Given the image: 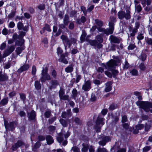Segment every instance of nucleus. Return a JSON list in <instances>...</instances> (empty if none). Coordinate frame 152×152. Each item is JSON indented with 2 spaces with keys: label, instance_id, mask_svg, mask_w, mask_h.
Instances as JSON below:
<instances>
[{
  "label": "nucleus",
  "instance_id": "nucleus-60",
  "mask_svg": "<svg viewBox=\"0 0 152 152\" xmlns=\"http://www.w3.org/2000/svg\"><path fill=\"white\" fill-rule=\"evenodd\" d=\"M151 149L150 146H147L145 147L143 149V151L144 152H147Z\"/></svg>",
  "mask_w": 152,
  "mask_h": 152
},
{
  "label": "nucleus",
  "instance_id": "nucleus-56",
  "mask_svg": "<svg viewBox=\"0 0 152 152\" xmlns=\"http://www.w3.org/2000/svg\"><path fill=\"white\" fill-rule=\"evenodd\" d=\"M103 139L107 142L111 140V138L109 136H105L103 138Z\"/></svg>",
  "mask_w": 152,
  "mask_h": 152
},
{
  "label": "nucleus",
  "instance_id": "nucleus-52",
  "mask_svg": "<svg viewBox=\"0 0 152 152\" xmlns=\"http://www.w3.org/2000/svg\"><path fill=\"white\" fill-rule=\"evenodd\" d=\"M96 100V98L95 95L92 94L91 96V97L90 99V101L92 102H94Z\"/></svg>",
  "mask_w": 152,
  "mask_h": 152
},
{
  "label": "nucleus",
  "instance_id": "nucleus-5",
  "mask_svg": "<svg viewBox=\"0 0 152 152\" xmlns=\"http://www.w3.org/2000/svg\"><path fill=\"white\" fill-rule=\"evenodd\" d=\"M118 18L120 19H123L125 18L126 20H129L131 18L130 11L129 10H126V13L123 11H120L118 13Z\"/></svg>",
  "mask_w": 152,
  "mask_h": 152
},
{
  "label": "nucleus",
  "instance_id": "nucleus-58",
  "mask_svg": "<svg viewBox=\"0 0 152 152\" xmlns=\"http://www.w3.org/2000/svg\"><path fill=\"white\" fill-rule=\"evenodd\" d=\"M127 120V117L126 115H124L122 117L121 121L122 123L126 122Z\"/></svg>",
  "mask_w": 152,
  "mask_h": 152
},
{
  "label": "nucleus",
  "instance_id": "nucleus-47",
  "mask_svg": "<svg viewBox=\"0 0 152 152\" xmlns=\"http://www.w3.org/2000/svg\"><path fill=\"white\" fill-rule=\"evenodd\" d=\"M51 75L53 78H56L57 76V73L56 71L54 70H53L51 72Z\"/></svg>",
  "mask_w": 152,
  "mask_h": 152
},
{
  "label": "nucleus",
  "instance_id": "nucleus-49",
  "mask_svg": "<svg viewBox=\"0 0 152 152\" xmlns=\"http://www.w3.org/2000/svg\"><path fill=\"white\" fill-rule=\"evenodd\" d=\"M96 39L98 42L101 43L103 42V39L100 35H97L96 36Z\"/></svg>",
  "mask_w": 152,
  "mask_h": 152
},
{
  "label": "nucleus",
  "instance_id": "nucleus-32",
  "mask_svg": "<svg viewBox=\"0 0 152 152\" xmlns=\"http://www.w3.org/2000/svg\"><path fill=\"white\" fill-rule=\"evenodd\" d=\"M60 122L63 127H66L67 126V122L65 120L61 119L60 120Z\"/></svg>",
  "mask_w": 152,
  "mask_h": 152
},
{
  "label": "nucleus",
  "instance_id": "nucleus-53",
  "mask_svg": "<svg viewBox=\"0 0 152 152\" xmlns=\"http://www.w3.org/2000/svg\"><path fill=\"white\" fill-rule=\"evenodd\" d=\"M139 67L141 70H144L145 69V67L143 63H141L139 65Z\"/></svg>",
  "mask_w": 152,
  "mask_h": 152
},
{
  "label": "nucleus",
  "instance_id": "nucleus-63",
  "mask_svg": "<svg viewBox=\"0 0 152 152\" xmlns=\"http://www.w3.org/2000/svg\"><path fill=\"white\" fill-rule=\"evenodd\" d=\"M63 52V50L61 48L58 47L57 49V53L58 55L59 54H61Z\"/></svg>",
  "mask_w": 152,
  "mask_h": 152
},
{
  "label": "nucleus",
  "instance_id": "nucleus-35",
  "mask_svg": "<svg viewBox=\"0 0 152 152\" xmlns=\"http://www.w3.org/2000/svg\"><path fill=\"white\" fill-rule=\"evenodd\" d=\"M145 40L146 42L149 45H152V39L148 37H145Z\"/></svg>",
  "mask_w": 152,
  "mask_h": 152
},
{
  "label": "nucleus",
  "instance_id": "nucleus-27",
  "mask_svg": "<svg viewBox=\"0 0 152 152\" xmlns=\"http://www.w3.org/2000/svg\"><path fill=\"white\" fill-rule=\"evenodd\" d=\"M95 22L96 24L97 25V26L99 27H98L97 28H101V27H102L103 25V22L102 21H101L99 20L96 19L95 20Z\"/></svg>",
  "mask_w": 152,
  "mask_h": 152
},
{
  "label": "nucleus",
  "instance_id": "nucleus-15",
  "mask_svg": "<svg viewBox=\"0 0 152 152\" xmlns=\"http://www.w3.org/2000/svg\"><path fill=\"white\" fill-rule=\"evenodd\" d=\"M17 45L19 46V47H18L16 49L15 52L17 55H19L25 49V46L23 45Z\"/></svg>",
  "mask_w": 152,
  "mask_h": 152
},
{
  "label": "nucleus",
  "instance_id": "nucleus-48",
  "mask_svg": "<svg viewBox=\"0 0 152 152\" xmlns=\"http://www.w3.org/2000/svg\"><path fill=\"white\" fill-rule=\"evenodd\" d=\"M135 47V45L134 44H130L128 47L129 50H133Z\"/></svg>",
  "mask_w": 152,
  "mask_h": 152
},
{
  "label": "nucleus",
  "instance_id": "nucleus-14",
  "mask_svg": "<svg viewBox=\"0 0 152 152\" xmlns=\"http://www.w3.org/2000/svg\"><path fill=\"white\" fill-rule=\"evenodd\" d=\"M110 39L111 43H119L120 42V39L118 37L113 35H111Z\"/></svg>",
  "mask_w": 152,
  "mask_h": 152
},
{
  "label": "nucleus",
  "instance_id": "nucleus-62",
  "mask_svg": "<svg viewBox=\"0 0 152 152\" xmlns=\"http://www.w3.org/2000/svg\"><path fill=\"white\" fill-rule=\"evenodd\" d=\"M106 142L105 141L102 139V140L100 141L99 142V143L100 145H101L102 146H104L105 145Z\"/></svg>",
  "mask_w": 152,
  "mask_h": 152
},
{
  "label": "nucleus",
  "instance_id": "nucleus-11",
  "mask_svg": "<svg viewBox=\"0 0 152 152\" xmlns=\"http://www.w3.org/2000/svg\"><path fill=\"white\" fill-rule=\"evenodd\" d=\"M24 145V143L22 141L18 140L14 145H12V149L13 151H16L18 148Z\"/></svg>",
  "mask_w": 152,
  "mask_h": 152
},
{
  "label": "nucleus",
  "instance_id": "nucleus-10",
  "mask_svg": "<svg viewBox=\"0 0 152 152\" xmlns=\"http://www.w3.org/2000/svg\"><path fill=\"white\" fill-rule=\"evenodd\" d=\"M63 133V132L62 131L61 133L59 134L57 138V139L59 143H61L62 142V145L64 146H65L67 143V141L66 140H64L62 135Z\"/></svg>",
  "mask_w": 152,
  "mask_h": 152
},
{
  "label": "nucleus",
  "instance_id": "nucleus-26",
  "mask_svg": "<svg viewBox=\"0 0 152 152\" xmlns=\"http://www.w3.org/2000/svg\"><path fill=\"white\" fill-rule=\"evenodd\" d=\"M65 56L64 55L62 54L60 58L59 59V61L63 62L65 64H66L68 63V61L64 58Z\"/></svg>",
  "mask_w": 152,
  "mask_h": 152
},
{
  "label": "nucleus",
  "instance_id": "nucleus-22",
  "mask_svg": "<svg viewBox=\"0 0 152 152\" xmlns=\"http://www.w3.org/2000/svg\"><path fill=\"white\" fill-rule=\"evenodd\" d=\"M152 124V121H148V123L145 124V131H148Z\"/></svg>",
  "mask_w": 152,
  "mask_h": 152
},
{
  "label": "nucleus",
  "instance_id": "nucleus-19",
  "mask_svg": "<svg viewBox=\"0 0 152 152\" xmlns=\"http://www.w3.org/2000/svg\"><path fill=\"white\" fill-rule=\"evenodd\" d=\"M139 2L135 0L134 1L135 6L136 10L138 12H140L142 10V8L140 4H139Z\"/></svg>",
  "mask_w": 152,
  "mask_h": 152
},
{
  "label": "nucleus",
  "instance_id": "nucleus-42",
  "mask_svg": "<svg viewBox=\"0 0 152 152\" xmlns=\"http://www.w3.org/2000/svg\"><path fill=\"white\" fill-rule=\"evenodd\" d=\"M51 114V111L50 110L46 111L45 113V116L47 118H49Z\"/></svg>",
  "mask_w": 152,
  "mask_h": 152
},
{
  "label": "nucleus",
  "instance_id": "nucleus-3",
  "mask_svg": "<svg viewBox=\"0 0 152 152\" xmlns=\"http://www.w3.org/2000/svg\"><path fill=\"white\" fill-rule=\"evenodd\" d=\"M136 104L145 111L148 112L150 111L152 113V109H150L151 108H152V102L139 101L137 102Z\"/></svg>",
  "mask_w": 152,
  "mask_h": 152
},
{
  "label": "nucleus",
  "instance_id": "nucleus-23",
  "mask_svg": "<svg viewBox=\"0 0 152 152\" xmlns=\"http://www.w3.org/2000/svg\"><path fill=\"white\" fill-rule=\"evenodd\" d=\"M17 26L18 29L19 30H21L23 29V30L26 31V28L25 27H23V23L21 22H18L17 24Z\"/></svg>",
  "mask_w": 152,
  "mask_h": 152
},
{
  "label": "nucleus",
  "instance_id": "nucleus-16",
  "mask_svg": "<svg viewBox=\"0 0 152 152\" xmlns=\"http://www.w3.org/2000/svg\"><path fill=\"white\" fill-rule=\"evenodd\" d=\"M8 77L5 73L3 74L2 72H0V81L3 82L8 80Z\"/></svg>",
  "mask_w": 152,
  "mask_h": 152
},
{
  "label": "nucleus",
  "instance_id": "nucleus-46",
  "mask_svg": "<svg viewBox=\"0 0 152 152\" xmlns=\"http://www.w3.org/2000/svg\"><path fill=\"white\" fill-rule=\"evenodd\" d=\"M15 11H12L11 13L8 15V17L9 18H13L15 15Z\"/></svg>",
  "mask_w": 152,
  "mask_h": 152
},
{
  "label": "nucleus",
  "instance_id": "nucleus-33",
  "mask_svg": "<svg viewBox=\"0 0 152 152\" xmlns=\"http://www.w3.org/2000/svg\"><path fill=\"white\" fill-rule=\"evenodd\" d=\"M86 35V32L85 31H83L80 37V41L81 42L84 41Z\"/></svg>",
  "mask_w": 152,
  "mask_h": 152
},
{
  "label": "nucleus",
  "instance_id": "nucleus-41",
  "mask_svg": "<svg viewBox=\"0 0 152 152\" xmlns=\"http://www.w3.org/2000/svg\"><path fill=\"white\" fill-rule=\"evenodd\" d=\"M97 152H107V150L105 148L99 147L97 149Z\"/></svg>",
  "mask_w": 152,
  "mask_h": 152
},
{
  "label": "nucleus",
  "instance_id": "nucleus-44",
  "mask_svg": "<svg viewBox=\"0 0 152 152\" xmlns=\"http://www.w3.org/2000/svg\"><path fill=\"white\" fill-rule=\"evenodd\" d=\"M69 96L67 95H64L61 97L60 99L61 100H68L69 99Z\"/></svg>",
  "mask_w": 152,
  "mask_h": 152
},
{
  "label": "nucleus",
  "instance_id": "nucleus-34",
  "mask_svg": "<svg viewBox=\"0 0 152 152\" xmlns=\"http://www.w3.org/2000/svg\"><path fill=\"white\" fill-rule=\"evenodd\" d=\"M87 41L90 45L92 46H95L97 44V42L96 40H87Z\"/></svg>",
  "mask_w": 152,
  "mask_h": 152
},
{
  "label": "nucleus",
  "instance_id": "nucleus-12",
  "mask_svg": "<svg viewBox=\"0 0 152 152\" xmlns=\"http://www.w3.org/2000/svg\"><path fill=\"white\" fill-rule=\"evenodd\" d=\"M91 82L90 80L86 81L83 85L82 89L85 91H88L91 88Z\"/></svg>",
  "mask_w": 152,
  "mask_h": 152
},
{
  "label": "nucleus",
  "instance_id": "nucleus-6",
  "mask_svg": "<svg viewBox=\"0 0 152 152\" xmlns=\"http://www.w3.org/2000/svg\"><path fill=\"white\" fill-rule=\"evenodd\" d=\"M48 69L46 67L42 70L40 80L42 83L45 82L46 80H50L51 79L50 75L48 73Z\"/></svg>",
  "mask_w": 152,
  "mask_h": 152
},
{
  "label": "nucleus",
  "instance_id": "nucleus-13",
  "mask_svg": "<svg viewBox=\"0 0 152 152\" xmlns=\"http://www.w3.org/2000/svg\"><path fill=\"white\" fill-rule=\"evenodd\" d=\"M4 125L5 128L7 130L10 129L11 130H12L14 129L15 126L16 125V123L15 122H12L10 124H8L7 123H6L5 122Z\"/></svg>",
  "mask_w": 152,
  "mask_h": 152
},
{
  "label": "nucleus",
  "instance_id": "nucleus-28",
  "mask_svg": "<svg viewBox=\"0 0 152 152\" xmlns=\"http://www.w3.org/2000/svg\"><path fill=\"white\" fill-rule=\"evenodd\" d=\"M35 113L34 110H32L28 116V118L31 120H33L35 117Z\"/></svg>",
  "mask_w": 152,
  "mask_h": 152
},
{
  "label": "nucleus",
  "instance_id": "nucleus-59",
  "mask_svg": "<svg viewBox=\"0 0 152 152\" xmlns=\"http://www.w3.org/2000/svg\"><path fill=\"white\" fill-rule=\"evenodd\" d=\"M49 131L50 132H53L55 130V127L54 126H51L48 128Z\"/></svg>",
  "mask_w": 152,
  "mask_h": 152
},
{
  "label": "nucleus",
  "instance_id": "nucleus-4",
  "mask_svg": "<svg viewBox=\"0 0 152 152\" xmlns=\"http://www.w3.org/2000/svg\"><path fill=\"white\" fill-rule=\"evenodd\" d=\"M116 60L113 59L110 60L107 63L106 65L103 64V66L105 67L106 69L110 71L112 69L115 68L116 66L118 65L120 61V60L118 57H116Z\"/></svg>",
  "mask_w": 152,
  "mask_h": 152
},
{
  "label": "nucleus",
  "instance_id": "nucleus-36",
  "mask_svg": "<svg viewBox=\"0 0 152 152\" xmlns=\"http://www.w3.org/2000/svg\"><path fill=\"white\" fill-rule=\"evenodd\" d=\"M52 86L53 87H55L58 85V83L57 80H53L51 81Z\"/></svg>",
  "mask_w": 152,
  "mask_h": 152
},
{
  "label": "nucleus",
  "instance_id": "nucleus-40",
  "mask_svg": "<svg viewBox=\"0 0 152 152\" xmlns=\"http://www.w3.org/2000/svg\"><path fill=\"white\" fill-rule=\"evenodd\" d=\"M71 150L73 151L74 152H80L79 148L76 146H75L72 147Z\"/></svg>",
  "mask_w": 152,
  "mask_h": 152
},
{
  "label": "nucleus",
  "instance_id": "nucleus-54",
  "mask_svg": "<svg viewBox=\"0 0 152 152\" xmlns=\"http://www.w3.org/2000/svg\"><path fill=\"white\" fill-rule=\"evenodd\" d=\"M37 7L39 9L43 10L45 8V5L44 4H41L38 6Z\"/></svg>",
  "mask_w": 152,
  "mask_h": 152
},
{
  "label": "nucleus",
  "instance_id": "nucleus-9",
  "mask_svg": "<svg viewBox=\"0 0 152 152\" xmlns=\"http://www.w3.org/2000/svg\"><path fill=\"white\" fill-rule=\"evenodd\" d=\"M15 47L14 45L8 47L3 52V58H5L9 56L15 50Z\"/></svg>",
  "mask_w": 152,
  "mask_h": 152
},
{
  "label": "nucleus",
  "instance_id": "nucleus-20",
  "mask_svg": "<svg viewBox=\"0 0 152 152\" xmlns=\"http://www.w3.org/2000/svg\"><path fill=\"white\" fill-rule=\"evenodd\" d=\"M46 140L48 144L50 145L54 142L53 137L50 135H48L46 137Z\"/></svg>",
  "mask_w": 152,
  "mask_h": 152
},
{
  "label": "nucleus",
  "instance_id": "nucleus-24",
  "mask_svg": "<svg viewBox=\"0 0 152 152\" xmlns=\"http://www.w3.org/2000/svg\"><path fill=\"white\" fill-rule=\"evenodd\" d=\"M86 21V18L84 16H82L80 19H78L77 20V23L80 24L82 23H84Z\"/></svg>",
  "mask_w": 152,
  "mask_h": 152
},
{
  "label": "nucleus",
  "instance_id": "nucleus-25",
  "mask_svg": "<svg viewBox=\"0 0 152 152\" xmlns=\"http://www.w3.org/2000/svg\"><path fill=\"white\" fill-rule=\"evenodd\" d=\"M73 70V66L70 65L67 67L65 69L66 72L67 73H70L72 72Z\"/></svg>",
  "mask_w": 152,
  "mask_h": 152
},
{
  "label": "nucleus",
  "instance_id": "nucleus-45",
  "mask_svg": "<svg viewBox=\"0 0 152 152\" xmlns=\"http://www.w3.org/2000/svg\"><path fill=\"white\" fill-rule=\"evenodd\" d=\"M65 94V91L64 89H61L59 92V98L64 95Z\"/></svg>",
  "mask_w": 152,
  "mask_h": 152
},
{
  "label": "nucleus",
  "instance_id": "nucleus-29",
  "mask_svg": "<svg viewBox=\"0 0 152 152\" xmlns=\"http://www.w3.org/2000/svg\"><path fill=\"white\" fill-rule=\"evenodd\" d=\"M69 22V16L66 15H65L64 17V23L65 25H67L68 23Z\"/></svg>",
  "mask_w": 152,
  "mask_h": 152
},
{
  "label": "nucleus",
  "instance_id": "nucleus-2",
  "mask_svg": "<svg viewBox=\"0 0 152 152\" xmlns=\"http://www.w3.org/2000/svg\"><path fill=\"white\" fill-rule=\"evenodd\" d=\"M26 34V32L23 31H20V34L18 36L16 33H14L12 36V38L14 40H17L15 41V44L21 45H23L24 43V40L23 37Z\"/></svg>",
  "mask_w": 152,
  "mask_h": 152
},
{
  "label": "nucleus",
  "instance_id": "nucleus-18",
  "mask_svg": "<svg viewBox=\"0 0 152 152\" xmlns=\"http://www.w3.org/2000/svg\"><path fill=\"white\" fill-rule=\"evenodd\" d=\"M112 83L111 82H108L106 83V87L105 90L106 92H108L111 90L112 88Z\"/></svg>",
  "mask_w": 152,
  "mask_h": 152
},
{
  "label": "nucleus",
  "instance_id": "nucleus-31",
  "mask_svg": "<svg viewBox=\"0 0 152 152\" xmlns=\"http://www.w3.org/2000/svg\"><path fill=\"white\" fill-rule=\"evenodd\" d=\"M8 102V99L7 98H5L2 99L0 102V104L4 105L7 104Z\"/></svg>",
  "mask_w": 152,
  "mask_h": 152
},
{
  "label": "nucleus",
  "instance_id": "nucleus-30",
  "mask_svg": "<svg viewBox=\"0 0 152 152\" xmlns=\"http://www.w3.org/2000/svg\"><path fill=\"white\" fill-rule=\"evenodd\" d=\"M34 86L36 89L37 90H39L41 88V84L40 82L38 80L35 81Z\"/></svg>",
  "mask_w": 152,
  "mask_h": 152
},
{
  "label": "nucleus",
  "instance_id": "nucleus-21",
  "mask_svg": "<svg viewBox=\"0 0 152 152\" xmlns=\"http://www.w3.org/2000/svg\"><path fill=\"white\" fill-rule=\"evenodd\" d=\"M83 147L81 149L82 152H86L88 151L89 147V145L86 143H83L82 144Z\"/></svg>",
  "mask_w": 152,
  "mask_h": 152
},
{
  "label": "nucleus",
  "instance_id": "nucleus-39",
  "mask_svg": "<svg viewBox=\"0 0 152 152\" xmlns=\"http://www.w3.org/2000/svg\"><path fill=\"white\" fill-rule=\"evenodd\" d=\"M117 107V105L115 104H112L109 107V109L110 110H112L116 108Z\"/></svg>",
  "mask_w": 152,
  "mask_h": 152
},
{
  "label": "nucleus",
  "instance_id": "nucleus-8",
  "mask_svg": "<svg viewBox=\"0 0 152 152\" xmlns=\"http://www.w3.org/2000/svg\"><path fill=\"white\" fill-rule=\"evenodd\" d=\"M61 38L62 40L65 49H66L67 46L68 48H70L72 43L70 42V40L69 39L67 36L62 35L61 36Z\"/></svg>",
  "mask_w": 152,
  "mask_h": 152
},
{
  "label": "nucleus",
  "instance_id": "nucleus-57",
  "mask_svg": "<svg viewBox=\"0 0 152 152\" xmlns=\"http://www.w3.org/2000/svg\"><path fill=\"white\" fill-rule=\"evenodd\" d=\"M148 30L149 34L152 36V26H149L148 28Z\"/></svg>",
  "mask_w": 152,
  "mask_h": 152
},
{
  "label": "nucleus",
  "instance_id": "nucleus-1",
  "mask_svg": "<svg viewBox=\"0 0 152 152\" xmlns=\"http://www.w3.org/2000/svg\"><path fill=\"white\" fill-rule=\"evenodd\" d=\"M110 20L111 21L109 23V28L105 29L103 28H98V31L100 32L104 33L107 35L112 34L113 33L114 28V22L116 21V18L114 16H111L110 17Z\"/></svg>",
  "mask_w": 152,
  "mask_h": 152
},
{
  "label": "nucleus",
  "instance_id": "nucleus-61",
  "mask_svg": "<svg viewBox=\"0 0 152 152\" xmlns=\"http://www.w3.org/2000/svg\"><path fill=\"white\" fill-rule=\"evenodd\" d=\"M20 99L23 101H24L26 99V96L25 94L21 93L20 94Z\"/></svg>",
  "mask_w": 152,
  "mask_h": 152
},
{
  "label": "nucleus",
  "instance_id": "nucleus-51",
  "mask_svg": "<svg viewBox=\"0 0 152 152\" xmlns=\"http://www.w3.org/2000/svg\"><path fill=\"white\" fill-rule=\"evenodd\" d=\"M130 73L133 75H136L137 74V71L136 69H134L130 72Z\"/></svg>",
  "mask_w": 152,
  "mask_h": 152
},
{
  "label": "nucleus",
  "instance_id": "nucleus-64",
  "mask_svg": "<svg viewBox=\"0 0 152 152\" xmlns=\"http://www.w3.org/2000/svg\"><path fill=\"white\" fill-rule=\"evenodd\" d=\"M88 148L90 152H94V146L91 145Z\"/></svg>",
  "mask_w": 152,
  "mask_h": 152
},
{
  "label": "nucleus",
  "instance_id": "nucleus-7",
  "mask_svg": "<svg viewBox=\"0 0 152 152\" xmlns=\"http://www.w3.org/2000/svg\"><path fill=\"white\" fill-rule=\"evenodd\" d=\"M104 119L103 118L99 117H98L94 128L96 132H100L101 128L104 124Z\"/></svg>",
  "mask_w": 152,
  "mask_h": 152
},
{
  "label": "nucleus",
  "instance_id": "nucleus-50",
  "mask_svg": "<svg viewBox=\"0 0 152 152\" xmlns=\"http://www.w3.org/2000/svg\"><path fill=\"white\" fill-rule=\"evenodd\" d=\"M129 64L127 61H126L123 66L124 69H127L129 67Z\"/></svg>",
  "mask_w": 152,
  "mask_h": 152
},
{
  "label": "nucleus",
  "instance_id": "nucleus-38",
  "mask_svg": "<svg viewBox=\"0 0 152 152\" xmlns=\"http://www.w3.org/2000/svg\"><path fill=\"white\" fill-rule=\"evenodd\" d=\"M41 144L39 142H37L33 148V151H35L37 148H38L40 146Z\"/></svg>",
  "mask_w": 152,
  "mask_h": 152
},
{
  "label": "nucleus",
  "instance_id": "nucleus-43",
  "mask_svg": "<svg viewBox=\"0 0 152 152\" xmlns=\"http://www.w3.org/2000/svg\"><path fill=\"white\" fill-rule=\"evenodd\" d=\"M144 125L142 124H140L137 125L135 127L136 128L140 130H141L144 127Z\"/></svg>",
  "mask_w": 152,
  "mask_h": 152
},
{
  "label": "nucleus",
  "instance_id": "nucleus-17",
  "mask_svg": "<svg viewBox=\"0 0 152 152\" xmlns=\"http://www.w3.org/2000/svg\"><path fill=\"white\" fill-rule=\"evenodd\" d=\"M29 67V65L28 64L24 65L18 70V72L19 73H21L23 71L28 69Z\"/></svg>",
  "mask_w": 152,
  "mask_h": 152
},
{
  "label": "nucleus",
  "instance_id": "nucleus-37",
  "mask_svg": "<svg viewBox=\"0 0 152 152\" xmlns=\"http://www.w3.org/2000/svg\"><path fill=\"white\" fill-rule=\"evenodd\" d=\"M75 123L78 125H81L82 124V121L80 119L77 117H76L74 119Z\"/></svg>",
  "mask_w": 152,
  "mask_h": 152
},
{
  "label": "nucleus",
  "instance_id": "nucleus-55",
  "mask_svg": "<svg viewBox=\"0 0 152 152\" xmlns=\"http://www.w3.org/2000/svg\"><path fill=\"white\" fill-rule=\"evenodd\" d=\"M37 71L36 68L35 66H33L32 68L31 73L32 75H35Z\"/></svg>",
  "mask_w": 152,
  "mask_h": 152
}]
</instances>
